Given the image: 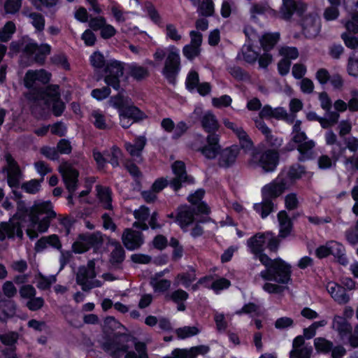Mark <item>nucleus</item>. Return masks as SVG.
I'll return each instance as SVG.
<instances>
[{
    "mask_svg": "<svg viewBox=\"0 0 358 358\" xmlns=\"http://www.w3.org/2000/svg\"><path fill=\"white\" fill-rule=\"evenodd\" d=\"M307 3L301 1L282 0L280 16L285 20H290L294 13L301 17L300 24L303 34L307 38H315L320 31L319 17L316 13L306 14Z\"/></svg>",
    "mask_w": 358,
    "mask_h": 358,
    "instance_id": "nucleus-1",
    "label": "nucleus"
},
{
    "mask_svg": "<svg viewBox=\"0 0 358 358\" xmlns=\"http://www.w3.org/2000/svg\"><path fill=\"white\" fill-rule=\"evenodd\" d=\"M29 101L31 109L33 113H36L38 106L43 103L44 106H49L52 103V112L55 116H59L63 113L65 105L60 99L59 86L50 85L45 87V90H34L25 94Z\"/></svg>",
    "mask_w": 358,
    "mask_h": 358,
    "instance_id": "nucleus-2",
    "label": "nucleus"
},
{
    "mask_svg": "<svg viewBox=\"0 0 358 358\" xmlns=\"http://www.w3.org/2000/svg\"><path fill=\"white\" fill-rule=\"evenodd\" d=\"M171 169L174 177L169 180L164 178L155 180L152 185V189L155 192H159L168 185L177 192L184 185L194 183L193 177L187 174L185 164L182 161L174 162L171 164Z\"/></svg>",
    "mask_w": 358,
    "mask_h": 358,
    "instance_id": "nucleus-3",
    "label": "nucleus"
},
{
    "mask_svg": "<svg viewBox=\"0 0 358 358\" xmlns=\"http://www.w3.org/2000/svg\"><path fill=\"white\" fill-rule=\"evenodd\" d=\"M28 215L31 225H37L38 231L44 233L48 231L52 220L57 217V213L50 201H35L29 208Z\"/></svg>",
    "mask_w": 358,
    "mask_h": 358,
    "instance_id": "nucleus-4",
    "label": "nucleus"
},
{
    "mask_svg": "<svg viewBox=\"0 0 358 358\" xmlns=\"http://www.w3.org/2000/svg\"><path fill=\"white\" fill-rule=\"evenodd\" d=\"M27 209L23 201L17 203V212L9 220L8 222L0 224V241H3L7 237L14 238L15 236L20 240L23 238L22 222L25 221L27 217Z\"/></svg>",
    "mask_w": 358,
    "mask_h": 358,
    "instance_id": "nucleus-5",
    "label": "nucleus"
},
{
    "mask_svg": "<svg viewBox=\"0 0 358 358\" xmlns=\"http://www.w3.org/2000/svg\"><path fill=\"white\" fill-rule=\"evenodd\" d=\"M301 121L296 120L293 126L292 141L297 145V150L300 153L299 160L303 162L312 158L313 150L315 145L313 140H308L305 132L301 129Z\"/></svg>",
    "mask_w": 358,
    "mask_h": 358,
    "instance_id": "nucleus-6",
    "label": "nucleus"
},
{
    "mask_svg": "<svg viewBox=\"0 0 358 358\" xmlns=\"http://www.w3.org/2000/svg\"><path fill=\"white\" fill-rule=\"evenodd\" d=\"M290 266L282 259H275L268 269L262 271L260 275L264 280L285 284L290 280Z\"/></svg>",
    "mask_w": 358,
    "mask_h": 358,
    "instance_id": "nucleus-7",
    "label": "nucleus"
},
{
    "mask_svg": "<svg viewBox=\"0 0 358 358\" xmlns=\"http://www.w3.org/2000/svg\"><path fill=\"white\" fill-rule=\"evenodd\" d=\"M10 49L14 52L22 51L26 55L30 56L34 55V61L42 64L45 61L46 55L50 52V46L48 44H42L38 46L36 43L29 42H12Z\"/></svg>",
    "mask_w": 358,
    "mask_h": 358,
    "instance_id": "nucleus-8",
    "label": "nucleus"
},
{
    "mask_svg": "<svg viewBox=\"0 0 358 358\" xmlns=\"http://www.w3.org/2000/svg\"><path fill=\"white\" fill-rule=\"evenodd\" d=\"M96 275L95 263L90 260L86 266L78 268L76 273V282L81 286L83 291L89 292L90 289L99 287L102 283L99 280H94Z\"/></svg>",
    "mask_w": 358,
    "mask_h": 358,
    "instance_id": "nucleus-9",
    "label": "nucleus"
},
{
    "mask_svg": "<svg viewBox=\"0 0 358 358\" xmlns=\"http://www.w3.org/2000/svg\"><path fill=\"white\" fill-rule=\"evenodd\" d=\"M132 338L124 334H114L111 339H108L102 344V348L110 353L113 358H124L129 347L127 343Z\"/></svg>",
    "mask_w": 358,
    "mask_h": 358,
    "instance_id": "nucleus-10",
    "label": "nucleus"
},
{
    "mask_svg": "<svg viewBox=\"0 0 358 358\" xmlns=\"http://www.w3.org/2000/svg\"><path fill=\"white\" fill-rule=\"evenodd\" d=\"M180 69V58L178 50L175 46H170L168 48L162 73L170 83L175 84Z\"/></svg>",
    "mask_w": 358,
    "mask_h": 358,
    "instance_id": "nucleus-11",
    "label": "nucleus"
},
{
    "mask_svg": "<svg viewBox=\"0 0 358 358\" xmlns=\"http://www.w3.org/2000/svg\"><path fill=\"white\" fill-rule=\"evenodd\" d=\"M278 159V153L276 151L268 150L264 152H254L250 164L260 166L265 172H271L275 170Z\"/></svg>",
    "mask_w": 358,
    "mask_h": 358,
    "instance_id": "nucleus-12",
    "label": "nucleus"
},
{
    "mask_svg": "<svg viewBox=\"0 0 358 358\" xmlns=\"http://www.w3.org/2000/svg\"><path fill=\"white\" fill-rule=\"evenodd\" d=\"M104 71L105 83L113 89L119 90L120 89V78L124 74L123 64L118 61H111L106 64Z\"/></svg>",
    "mask_w": 358,
    "mask_h": 358,
    "instance_id": "nucleus-13",
    "label": "nucleus"
},
{
    "mask_svg": "<svg viewBox=\"0 0 358 358\" xmlns=\"http://www.w3.org/2000/svg\"><path fill=\"white\" fill-rule=\"evenodd\" d=\"M103 238L99 233L82 234L78 240L73 243L72 250L75 253H83L91 247L101 244Z\"/></svg>",
    "mask_w": 358,
    "mask_h": 358,
    "instance_id": "nucleus-14",
    "label": "nucleus"
},
{
    "mask_svg": "<svg viewBox=\"0 0 358 358\" xmlns=\"http://www.w3.org/2000/svg\"><path fill=\"white\" fill-rule=\"evenodd\" d=\"M51 78V73L45 69L40 70H29L24 78V83L26 87L30 89L31 92L34 90H45V88H36L35 87L36 82L41 84H47Z\"/></svg>",
    "mask_w": 358,
    "mask_h": 358,
    "instance_id": "nucleus-15",
    "label": "nucleus"
},
{
    "mask_svg": "<svg viewBox=\"0 0 358 358\" xmlns=\"http://www.w3.org/2000/svg\"><path fill=\"white\" fill-rule=\"evenodd\" d=\"M66 187L69 193H73L78 186V171L67 162L62 163L59 167Z\"/></svg>",
    "mask_w": 358,
    "mask_h": 358,
    "instance_id": "nucleus-16",
    "label": "nucleus"
},
{
    "mask_svg": "<svg viewBox=\"0 0 358 358\" xmlns=\"http://www.w3.org/2000/svg\"><path fill=\"white\" fill-rule=\"evenodd\" d=\"M240 148L238 145H232L220 150L218 154L217 165L220 168L228 169L233 166L239 155Z\"/></svg>",
    "mask_w": 358,
    "mask_h": 358,
    "instance_id": "nucleus-17",
    "label": "nucleus"
},
{
    "mask_svg": "<svg viewBox=\"0 0 358 358\" xmlns=\"http://www.w3.org/2000/svg\"><path fill=\"white\" fill-rule=\"evenodd\" d=\"M221 146L219 144V136L215 134H210L206 138V144L200 148L199 150L208 159H215L219 154Z\"/></svg>",
    "mask_w": 358,
    "mask_h": 358,
    "instance_id": "nucleus-18",
    "label": "nucleus"
},
{
    "mask_svg": "<svg viewBox=\"0 0 358 358\" xmlns=\"http://www.w3.org/2000/svg\"><path fill=\"white\" fill-rule=\"evenodd\" d=\"M189 34L191 37L190 44L184 46L182 53L188 59L192 60L200 54L202 35L199 32L195 31H192Z\"/></svg>",
    "mask_w": 358,
    "mask_h": 358,
    "instance_id": "nucleus-19",
    "label": "nucleus"
},
{
    "mask_svg": "<svg viewBox=\"0 0 358 358\" xmlns=\"http://www.w3.org/2000/svg\"><path fill=\"white\" fill-rule=\"evenodd\" d=\"M122 240L124 245L130 250L138 248L143 243L142 234L131 229H124Z\"/></svg>",
    "mask_w": 358,
    "mask_h": 358,
    "instance_id": "nucleus-20",
    "label": "nucleus"
},
{
    "mask_svg": "<svg viewBox=\"0 0 358 358\" xmlns=\"http://www.w3.org/2000/svg\"><path fill=\"white\" fill-rule=\"evenodd\" d=\"M194 208L188 206L178 208L176 220L182 229H184L193 223L194 220Z\"/></svg>",
    "mask_w": 358,
    "mask_h": 358,
    "instance_id": "nucleus-21",
    "label": "nucleus"
},
{
    "mask_svg": "<svg viewBox=\"0 0 358 358\" xmlns=\"http://www.w3.org/2000/svg\"><path fill=\"white\" fill-rule=\"evenodd\" d=\"M327 289L331 297L340 304L347 303L350 300V296L346 294L345 287L336 282H328Z\"/></svg>",
    "mask_w": 358,
    "mask_h": 358,
    "instance_id": "nucleus-22",
    "label": "nucleus"
},
{
    "mask_svg": "<svg viewBox=\"0 0 358 358\" xmlns=\"http://www.w3.org/2000/svg\"><path fill=\"white\" fill-rule=\"evenodd\" d=\"M146 143L147 140L145 136H138L135 139L134 144L128 142L125 143L124 148L131 157L138 158L139 161H141V153Z\"/></svg>",
    "mask_w": 358,
    "mask_h": 358,
    "instance_id": "nucleus-23",
    "label": "nucleus"
},
{
    "mask_svg": "<svg viewBox=\"0 0 358 358\" xmlns=\"http://www.w3.org/2000/svg\"><path fill=\"white\" fill-rule=\"evenodd\" d=\"M285 188V183L283 182L269 183L263 187L262 196L271 200L279 196L284 192Z\"/></svg>",
    "mask_w": 358,
    "mask_h": 358,
    "instance_id": "nucleus-24",
    "label": "nucleus"
},
{
    "mask_svg": "<svg viewBox=\"0 0 358 358\" xmlns=\"http://www.w3.org/2000/svg\"><path fill=\"white\" fill-rule=\"evenodd\" d=\"M119 116L124 119H130L132 122H136L143 120L145 115L137 107L128 104L119 112Z\"/></svg>",
    "mask_w": 358,
    "mask_h": 358,
    "instance_id": "nucleus-25",
    "label": "nucleus"
},
{
    "mask_svg": "<svg viewBox=\"0 0 358 358\" xmlns=\"http://www.w3.org/2000/svg\"><path fill=\"white\" fill-rule=\"evenodd\" d=\"M278 220L280 225L279 237L284 238L290 234L292 222L285 210H282L278 214Z\"/></svg>",
    "mask_w": 358,
    "mask_h": 358,
    "instance_id": "nucleus-26",
    "label": "nucleus"
},
{
    "mask_svg": "<svg viewBox=\"0 0 358 358\" xmlns=\"http://www.w3.org/2000/svg\"><path fill=\"white\" fill-rule=\"evenodd\" d=\"M149 215V208L145 206H142L139 209L136 210L134 212V215L138 221L133 224L134 227L147 230L148 225L145 222L148 220Z\"/></svg>",
    "mask_w": 358,
    "mask_h": 358,
    "instance_id": "nucleus-27",
    "label": "nucleus"
},
{
    "mask_svg": "<svg viewBox=\"0 0 358 358\" xmlns=\"http://www.w3.org/2000/svg\"><path fill=\"white\" fill-rule=\"evenodd\" d=\"M334 328L338 332L340 336L343 338L351 334L352 327L345 318L336 316L334 319Z\"/></svg>",
    "mask_w": 358,
    "mask_h": 358,
    "instance_id": "nucleus-28",
    "label": "nucleus"
},
{
    "mask_svg": "<svg viewBox=\"0 0 358 358\" xmlns=\"http://www.w3.org/2000/svg\"><path fill=\"white\" fill-rule=\"evenodd\" d=\"M201 123L204 130L210 134H215L219 128V124L215 116L210 112L203 115L201 119Z\"/></svg>",
    "mask_w": 358,
    "mask_h": 358,
    "instance_id": "nucleus-29",
    "label": "nucleus"
},
{
    "mask_svg": "<svg viewBox=\"0 0 358 358\" xmlns=\"http://www.w3.org/2000/svg\"><path fill=\"white\" fill-rule=\"evenodd\" d=\"M209 350V348L206 345H199L192 347L189 350H177L175 352L181 358H195L198 355H204Z\"/></svg>",
    "mask_w": 358,
    "mask_h": 358,
    "instance_id": "nucleus-30",
    "label": "nucleus"
},
{
    "mask_svg": "<svg viewBox=\"0 0 358 358\" xmlns=\"http://www.w3.org/2000/svg\"><path fill=\"white\" fill-rule=\"evenodd\" d=\"M265 243V236L263 234H257L248 241V245L255 255L260 254L263 251Z\"/></svg>",
    "mask_w": 358,
    "mask_h": 358,
    "instance_id": "nucleus-31",
    "label": "nucleus"
},
{
    "mask_svg": "<svg viewBox=\"0 0 358 358\" xmlns=\"http://www.w3.org/2000/svg\"><path fill=\"white\" fill-rule=\"evenodd\" d=\"M124 259V250L120 244H116L110 252L109 262L114 268H120V265Z\"/></svg>",
    "mask_w": 358,
    "mask_h": 358,
    "instance_id": "nucleus-32",
    "label": "nucleus"
},
{
    "mask_svg": "<svg viewBox=\"0 0 358 358\" xmlns=\"http://www.w3.org/2000/svg\"><path fill=\"white\" fill-rule=\"evenodd\" d=\"M273 203L268 198L263 197L261 203H255L254 209L260 213L262 218L266 217L273 210Z\"/></svg>",
    "mask_w": 358,
    "mask_h": 358,
    "instance_id": "nucleus-33",
    "label": "nucleus"
},
{
    "mask_svg": "<svg viewBox=\"0 0 358 358\" xmlns=\"http://www.w3.org/2000/svg\"><path fill=\"white\" fill-rule=\"evenodd\" d=\"M129 69L130 76L137 81L143 80L150 75L148 68L137 64L131 65Z\"/></svg>",
    "mask_w": 358,
    "mask_h": 358,
    "instance_id": "nucleus-34",
    "label": "nucleus"
},
{
    "mask_svg": "<svg viewBox=\"0 0 358 358\" xmlns=\"http://www.w3.org/2000/svg\"><path fill=\"white\" fill-rule=\"evenodd\" d=\"M97 196L100 199L101 202L103 203V207L106 209H112V199L110 192L108 188L103 187L100 185H96Z\"/></svg>",
    "mask_w": 358,
    "mask_h": 358,
    "instance_id": "nucleus-35",
    "label": "nucleus"
},
{
    "mask_svg": "<svg viewBox=\"0 0 358 358\" xmlns=\"http://www.w3.org/2000/svg\"><path fill=\"white\" fill-rule=\"evenodd\" d=\"M279 38L280 34L278 33L266 34L260 39L261 45L264 50L268 51L274 47Z\"/></svg>",
    "mask_w": 358,
    "mask_h": 358,
    "instance_id": "nucleus-36",
    "label": "nucleus"
},
{
    "mask_svg": "<svg viewBox=\"0 0 358 358\" xmlns=\"http://www.w3.org/2000/svg\"><path fill=\"white\" fill-rule=\"evenodd\" d=\"M122 92H124V90L122 89L120 92H119L116 96H112L110 99V104L117 108L119 112L121 109L131 103L129 97L124 96L122 94Z\"/></svg>",
    "mask_w": 358,
    "mask_h": 358,
    "instance_id": "nucleus-37",
    "label": "nucleus"
},
{
    "mask_svg": "<svg viewBox=\"0 0 358 358\" xmlns=\"http://www.w3.org/2000/svg\"><path fill=\"white\" fill-rule=\"evenodd\" d=\"M43 181V178L39 180L32 179L29 181L22 183L21 188L28 194H35L40 191L41 183Z\"/></svg>",
    "mask_w": 358,
    "mask_h": 358,
    "instance_id": "nucleus-38",
    "label": "nucleus"
},
{
    "mask_svg": "<svg viewBox=\"0 0 358 358\" xmlns=\"http://www.w3.org/2000/svg\"><path fill=\"white\" fill-rule=\"evenodd\" d=\"M199 15L210 17L215 13L214 3L212 0H203L198 8Z\"/></svg>",
    "mask_w": 358,
    "mask_h": 358,
    "instance_id": "nucleus-39",
    "label": "nucleus"
},
{
    "mask_svg": "<svg viewBox=\"0 0 358 358\" xmlns=\"http://www.w3.org/2000/svg\"><path fill=\"white\" fill-rule=\"evenodd\" d=\"M15 24L12 22H8L0 30V41L2 42L9 41L12 34L15 32Z\"/></svg>",
    "mask_w": 358,
    "mask_h": 358,
    "instance_id": "nucleus-40",
    "label": "nucleus"
},
{
    "mask_svg": "<svg viewBox=\"0 0 358 358\" xmlns=\"http://www.w3.org/2000/svg\"><path fill=\"white\" fill-rule=\"evenodd\" d=\"M200 332V329L196 327H184L176 330L178 338L184 339L187 337L195 336Z\"/></svg>",
    "mask_w": 358,
    "mask_h": 358,
    "instance_id": "nucleus-41",
    "label": "nucleus"
},
{
    "mask_svg": "<svg viewBox=\"0 0 358 358\" xmlns=\"http://www.w3.org/2000/svg\"><path fill=\"white\" fill-rule=\"evenodd\" d=\"M150 285L155 292H164L169 289L171 281L166 279L159 280L155 278H152L150 280Z\"/></svg>",
    "mask_w": 358,
    "mask_h": 358,
    "instance_id": "nucleus-42",
    "label": "nucleus"
},
{
    "mask_svg": "<svg viewBox=\"0 0 358 358\" xmlns=\"http://www.w3.org/2000/svg\"><path fill=\"white\" fill-rule=\"evenodd\" d=\"M315 349L324 353H327L332 349L333 343L325 338H317L314 341Z\"/></svg>",
    "mask_w": 358,
    "mask_h": 358,
    "instance_id": "nucleus-43",
    "label": "nucleus"
},
{
    "mask_svg": "<svg viewBox=\"0 0 358 358\" xmlns=\"http://www.w3.org/2000/svg\"><path fill=\"white\" fill-rule=\"evenodd\" d=\"M29 18L31 20L32 25L38 31H42L45 27V19L41 13H31L29 15Z\"/></svg>",
    "mask_w": 358,
    "mask_h": 358,
    "instance_id": "nucleus-44",
    "label": "nucleus"
},
{
    "mask_svg": "<svg viewBox=\"0 0 358 358\" xmlns=\"http://www.w3.org/2000/svg\"><path fill=\"white\" fill-rule=\"evenodd\" d=\"M312 351L311 347L304 346L299 349L292 350L289 356L290 358H310Z\"/></svg>",
    "mask_w": 358,
    "mask_h": 358,
    "instance_id": "nucleus-45",
    "label": "nucleus"
},
{
    "mask_svg": "<svg viewBox=\"0 0 358 358\" xmlns=\"http://www.w3.org/2000/svg\"><path fill=\"white\" fill-rule=\"evenodd\" d=\"M348 72L352 76H358V57L355 52H353L348 59Z\"/></svg>",
    "mask_w": 358,
    "mask_h": 358,
    "instance_id": "nucleus-46",
    "label": "nucleus"
},
{
    "mask_svg": "<svg viewBox=\"0 0 358 358\" xmlns=\"http://www.w3.org/2000/svg\"><path fill=\"white\" fill-rule=\"evenodd\" d=\"M92 117L94 118V124L99 129H110L109 126L106 122L105 117L103 114L98 111H93Z\"/></svg>",
    "mask_w": 358,
    "mask_h": 358,
    "instance_id": "nucleus-47",
    "label": "nucleus"
},
{
    "mask_svg": "<svg viewBox=\"0 0 358 358\" xmlns=\"http://www.w3.org/2000/svg\"><path fill=\"white\" fill-rule=\"evenodd\" d=\"M305 172L304 166L296 164L290 166L287 174L290 179L296 180L301 178Z\"/></svg>",
    "mask_w": 358,
    "mask_h": 358,
    "instance_id": "nucleus-48",
    "label": "nucleus"
},
{
    "mask_svg": "<svg viewBox=\"0 0 358 358\" xmlns=\"http://www.w3.org/2000/svg\"><path fill=\"white\" fill-rule=\"evenodd\" d=\"M237 137L240 141V144L243 149L245 151H249L252 149L253 143L245 131H239L238 136Z\"/></svg>",
    "mask_w": 358,
    "mask_h": 358,
    "instance_id": "nucleus-49",
    "label": "nucleus"
},
{
    "mask_svg": "<svg viewBox=\"0 0 358 358\" xmlns=\"http://www.w3.org/2000/svg\"><path fill=\"white\" fill-rule=\"evenodd\" d=\"M280 55L283 56V59H295L299 57L298 50L294 47H282L279 50Z\"/></svg>",
    "mask_w": 358,
    "mask_h": 358,
    "instance_id": "nucleus-50",
    "label": "nucleus"
},
{
    "mask_svg": "<svg viewBox=\"0 0 358 358\" xmlns=\"http://www.w3.org/2000/svg\"><path fill=\"white\" fill-rule=\"evenodd\" d=\"M177 279L180 280L185 286L188 287L192 282L196 280L195 271L190 269L186 273L178 274Z\"/></svg>",
    "mask_w": 358,
    "mask_h": 358,
    "instance_id": "nucleus-51",
    "label": "nucleus"
},
{
    "mask_svg": "<svg viewBox=\"0 0 358 358\" xmlns=\"http://www.w3.org/2000/svg\"><path fill=\"white\" fill-rule=\"evenodd\" d=\"M8 183L10 187H17L20 184V180L22 175L20 170L7 172Z\"/></svg>",
    "mask_w": 358,
    "mask_h": 358,
    "instance_id": "nucleus-52",
    "label": "nucleus"
},
{
    "mask_svg": "<svg viewBox=\"0 0 358 358\" xmlns=\"http://www.w3.org/2000/svg\"><path fill=\"white\" fill-rule=\"evenodd\" d=\"M199 74L197 72L192 71H191L186 80V86L189 90H193L199 85Z\"/></svg>",
    "mask_w": 358,
    "mask_h": 358,
    "instance_id": "nucleus-53",
    "label": "nucleus"
},
{
    "mask_svg": "<svg viewBox=\"0 0 358 358\" xmlns=\"http://www.w3.org/2000/svg\"><path fill=\"white\" fill-rule=\"evenodd\" d=\"M270 9L267 3H254L250 8L251 16L252 18H256L257 15H262Z\"/></svg>",
    "mask_w": 358,
    "mask_h": 358,
    "instance_id": "nucleus-54",
    "label": "nucleus"
},
{
    "mask_svg": "<svg viewBox=\"0 0 358 358\" xmlns=\"http://www.w3.org/2000/svg\"><path fill=\"white\" fill-rule=\"evenodd\" d=\"M345 237L350 244L356 245L358 243V219L355 227L350 228L345 232Z\"/></svg>",
    "mask_w": 358,
    "mask_h": 358,
    "instance_id": "nucleus-55",
    "label": "nucleus"
},
{
    "mask_svg": "<svg viewBox=\"0 0 358 358\" xmlns=\"http://www.w3.org/2000/svg\"><path fill=\"white\" fill-rule=\"evenodd\" d=\"M43 305L44 299L42 297L34 296L27 302V307L31 311L40 310Z\"/></svg>",
    "mask_w": 358,
    "mask_h": 358,
    "instance_id": "nucleus-56",
    "label": "nucleus"
},
{
    "mask_svg": "<svg viewBox=\"0 0 358 358\" xmlns=\"http://www.w3.org/2000/svg\"><path fill=\"white\" fill-rule=\"evenodd\" d=\"M229 73L238 80L249 79V75L239 66H234L229 69Z\"/></svg>",
    "mask_w": 358,
    "mask_h": 358,
    "instance_id": "nucleus-57",
    "label": "nucleus"
},
{
    "mask_svg": "<svg viewBox=\"0 0 358 358\" xmlns=\"http://www.w3.org/2000/svg\"><path fill=\"white\" fill-rule=\"evenodd\" d=\"M338 6L331 5L327 7L324 11V17L326 20H336L339 15Z\"/></svg>",
    "mask_w": 358,
    "mask_h": 358,
    "instance_id": "nucleus-58",
    "label": "nucleus"
},
{
    "mask_svg": "<svg viewBox=\"0 0 358 358\" xmlns=\"http://www.w3.org/2000/svg\"><path fill=\"white\" fill-rule=\"evenodd\" d=\"M55 280L56 279L55 277L48 278L40 274L37 279V287L43 290L49 289Z\"/></svg>",
    "mask_w": 358,
    "mask_h": 358,
    "instance_id": "nucleus-59",
    "label": "nucleus"
},
{
    "mask_svg": "<svg viewBox=\"0 0 358 358\" xmlns=\"http://www.w3.org/2000/svg\"><path fill=\"white\" fill-rule=\"evenodd\" d=\"M166 33L168 38L175 41H178L182 38L181 35L178 33L176 26L173 24H166Z\"/></svg>",
    "mask_w": 358,
    "mask_h": 358,
    "instance_id": "nucleus-60",
    "label": "nucleus"
},
{
    "mask_svg": "<svg viewBox=\"0 0 358 358\" xmlns=\"http://www.w3.org/2000/svg\"><path fill=\"white\" fill-rule=\"evenodd\" d=\"M22 0H7L4 8L6 13H15L19 10L21 7Z\"/></svg>",
    "mask_w": 358,
    "mask_h": 358,
    "instance_id": "nucleus-61",
    "label": "nucleus"
},
{
    "mask_svg": "<svg viewBox=\"0 0 358 358\" xmlns=\"http://www.w3.org/2000/svg\"><path fill=\"white\" fill-rule=\"evenodd\" d=\"M90 62L92 65L97 69H101L105 65V59L102 54L95 52L91 56Z\"/></svg>",
    "mask_w": 358,
    "mask_h": 358,
    "instance_id": "nucleus-62",
    "label": "nucleus"
},
{
    "mask_svg": "<svg viewBox=\"0 0 358 358\" xmlns=\"http://www.w3.org/2000/svg\"><path fill=\"white\" fill-rule=\"evenodd\" d=\"M57 150L61 154H70L72 150V147L69 141L66 139H61L57 145Z\"/></svg>",
    "mask_w": 358,
    "mask_h": 358,
    "instance_id": "nucleus-63",
    "label": "nucleus"
},
{
    "mask_svg": "<svg viewBox=\"0 0 358 358\" xmlns=\"http://www.w3.org/2000/svg\"><path fill=\"white\" fill-rule=\"evenodd\" d=\"M345 45L351 49H356L358 47V39L352 36H350L348 33H343L341 35Z\"/></svg>",
    "mask_w": 358,
    "mask_h": 358,
    "instance_id": "nucleus-64",
    "label": "nucleus"
}]
</instances>
